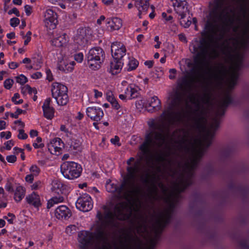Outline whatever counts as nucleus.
I'll return each mask as SVG.
<instances>
[{
    "label": "nucleus",
    "mask_w": 249,
    "mask_h": 249,
    "mask_svg": "<svg viewBox=\"0 0 249 249\" xmlns=\"http://www.w3.org/2000/svg\"><path fill=\"white\" fill-rule=\"evenodd\" d=\"M140 88L134 84H129L126 80H123L119 85L118 91L119 98L124 101L137 98L140 95Z\"/></svg>",
    "instance_id": "f257e3e1"
},
{
    "label": "nucleus",
    "mask_w": 249,
    "mask_h": 249,
    "mask_svg": "<svg viewBox=\"0 0 249 249\" xmlns=\"http://www.w3.org/2000/svg\"><path fill=\"white\" fill-rule=\"evenodd\" d=\"M51 92L52 97L58 106H65L68 103V88L65 85L58 82L53 83Z\"/></svg>",
    "instance_id": "f03ea898"
},
{
    "label": "nucleus",
    "mask_w": 249,
    "mask_h": 249,
    "mask_svg": "<svg viewBox=\"0 0 249 249\" xmlns=\"http://www.w3.org/2000/svg\"><path fill=\"white\" fill-rule=\"evenodd\" d=\"M104 52L100 47H94L90 49L87 55V59L89 68L92 70L99 69L103 62Z\"/></svg>",
    "instance_id": "7ed1b4c3"
},
{
    "label": "nucleus",
    "mask_w": 249,
    "mask_h": 249,
    "mask_svg": "<svg viewBox=\"0 0 249 249\" xmlns=\"http://www.w3.org/2000/svg\"><path fill=\"white\" fill-rule=\"evenodd\" d=\"M191 51L196 54L197 57L204 58L206 56H213V48L209 43L206 42L204 39L198 41L194 40L190 47Z\"/></svg>",
    "instance_id": "20e7f679"
},
{
    "label": "nucleus",
    "mask_w": 249,
    "mask_h": 249,
    "mask_svg": "<svg viewBox=\"0 0 249 249\" xmlns=\"http://www.w3.org/2000/svg\"><path fill=\"white\" fill-rule=\"evenodd\" d=\"M174 10L178 15L180 23L184 28L188 27L191 24L187 2L185 0L177 1L174 4Z\"/></svg>",
    "instance_id": "39448f33"
},
{
    "label": "nucleus",
    "mask_w": 249,
    "mask_h": 249,
    "mask_svg": "<svg viewBox=\"0 0 249 249\" xmlns=\"http://www.w3.org/2000/svg\"><path fill=\"white\" fill-rule=\"evenodd\" d=\"M82 171L81 166L73 161H67L61 166V172L66 178L73 179L78 178Z\"/></svg>",
    "instance_id": "423d86ee"
},
{
    "label": "nucleus",
    "mask_w": 249,
    "mask_h": 249,
    "mask_svg": "<svg viewBox=\"0 0 249 249\" xmlns=\"http://www.w3.org/2000/svg\"><path fill=\"white\" fill-rule=\"evenodd\" d=\"M151 136L152 138L148 136L146 141L141 146L140 148L143 155H146L148 154L149 148L152 145L156 144L160 146L165 141V137L162 134H155L154 138H153V134H152Z\"/></svg>",
    "instance_id": "0eeeda50"
},
{
    "label": "nucleus",
    "mask_w": 249,
    "mask_h": 249,
    "mask_svg": "<svg viewBox=\"0 0 249 249\" xmlns=\"http://www.w3.org/2000/svg\"><path fill=\"white\" fill-rule=\"evenodd\" d=\"M136 105L139 108L144 107L149 111L159 110L160 107V101L157 96H153L147 100L142 98L137 101Z\"/></svg>",
    "instance_id": "6e6552de"
},
{
    "label": "nucleus",
    "mask_w": 249,
    "mask_h": 249,
    "mask_svg": "<svg viewBox=\"0 0 249 249\" xmlns=\"http://www.w3.org/2000/svg\"><path fill=\"white\" fill-rule=\"evenodd\" d=\"M75 65L74 61L71 60L68 56L61 53L57 58V67L59 70L65 73L73 71Z\"/></svg>",
    "instance_id": "1a4fd4ad"
},
{
    "label": "nucleus",
    "mask_w": 249,
    "mask_h": 249,
    "mask_svg": "<svg viewBox=\"0 0 249 249\" xmlns=\"http://www.w3.org/2000/svg\"><path fill=\"white\" fill-rule=\"evenodd\" d=\"M75 205L77 209L82 212H88L93 207L91 198L87 194L81 195L77 199Z\"/></svg>",
    "instance_id": "9d476101"
},
{
    "label": "nucleus",
    "mask_w": 249,
    "mask_h": 249,
    "mask_svg": "<svg viewBox=\"0 0 249 249\" xmlns=\"http://www.w3.org/2000/svg\"><path fill=\"white\" fill-rule=\"evenodd\" d=\"M44 23L45 26L49 30L54 29L57 24L56 13L52 9H47L44 13Z\"/></svg>",
    "instance_id": "9b49d317"
},
{
    "label": "nucleus",
    "mask_w": 249,
    "mask_h": 249,
    "mask_svg": "<svg viewBox=\"0 0 249 249\" xmlns=\"http://www.w3.org/2000/svg\"><path fill=\"white\" fill-rule=\"evenodd\" d=\"M131 208L127 203L117 205L115 208V215L119 219L125 220L129 218Z\"/></svg>",
    "instance_id": "f8f14e48"
},
{
    "label": "nucleus",
    "mask_w": 249,
    "mask_h": 249,
    "mask_svg": "<svg viewBox=\"0 0 249 249\" xmlns=\"http://www.w3.org/2000/svg\"><path fill=\"white\" fill-rule=\"evenodd\" d=\"M102 231H100L99 233L93 235L89 231H83L79 233L78 240L81 244L86 245L93 240L94 237L96 239H99L102 236Z\"/></svg>",
    "instance_id": "ddd939ff"
},
{
    "label": "nucleus",
    "mask_w": 249,
    "mask_h": 249,
    "mask_svg": "<svg viewBox=\"0 0 249 249\" xmlns=\"http://www.w3.org/2000/svg\"><path fill=\"white\" fill-rule=\"evenodd\" d=\"M111 47V53L114 59L121 60L125 55L126 49L122 43L118 42H113Z\"/></svg>",
    "instance_id": "4468645a"
},
{
    "label": "nucleus",
    "mask_w": 249,
    "mask_h": 249,
    "mask_svg": "<svg viewBox=\"0 0 249 249\" xmlns=\"http://www.w3.org/2000/svg\"><path fill=\"white\" fill-rule=\"evenodd\" d=\"M64 143L61 139L55 138L52 140L48 144V149L53 155H58L61 153Z\"/></svg>",
    "instance_id": "2eb2a0df"
},
{
    "label": "nucleus",
    "mask_w": 249,
    "mask_h": 249,
    "mask_svg": "<svg viewBox=\"0 0 249 249\" xmlns=\"http://www.w3.org/2000/svg\"><path fill=\"white\" fill-rule=\"evenodd\" d=\"M51 103V99L47 98L42 106L43 116L48 120H52L54 117L55 109Z\"/></svg>",
    "instance_id": "dca6fc26"
},
{
    "label": "nucleus",
    "mask_w": 249,
    "mask_h": 249,
    "mask_svg": "<svg viewBox=\"0 0 249 249\" xmlns=\"http://www.w3.org/2000/svg\"><path fill=\"white\" fill-rule=\"evenodd\" d=\"M87 115L92 121H99L104 116L102 109L98 107H89L86 109Z\"/></svg>",
    "instance_id": "f3484780"
},
{
    "label": "nucleus",
    "mask_w": 249,
    "mask_h": 249,
    "mask_svg": "<svg viewBox=\"0 0 249 249\" xmlns=\"http://www.w3.org/2000/svg\"><path fill=\"white\" fill-rule=\"evenodd\" d=\"M69 41V37L66 34L53 37L50 40L53 47L56 48L63 47L67 45Z\"/></svg>",
    "instance_id": "a211bd4d"
},
{
    "label": "nucleus",
    "mask_w": 249,
    "mask_h": 249,
    "mask_svg": "<svg viewBox=\"0 0 249 249\" xmlns=\"http://www.w3.org/2000/svg\"><path fill=\"white\" fill-rule=\"evenodd\" d=\"M71 215L70 210L65 205H60L57 207L54 211L55 217L59 220L68 219Z\"/></svg>",
    "instance_id": "6ab92c4d"
},
{
    "label": "nucleus",
    "mask_w": 249,
    "mask_h": 249,
    "mask_svg": "<svg viewBox=\"0 0 249 249\" xmlns=\"http://www.w3.org/2000/svg\"><path fill=\"white\" fill-rule=\"evenodd\" d=\"M149 0H136V7L138 10V16L140 18L143 15L147 13V11L149 7Z\"/></svg>",
    "instance_id": "aec40b11"
},
{
    "label": "nucleus",
    "mask_w": 249,
    "mask_h": 249,
    "mask_svg": "<svg viewBox=\"0 0 249 249\" xmlns=\"http://www.w3.org/2000/svg\"><path fill=\"white\" fill-rule=\"evenodd\" d=\"M86 42V39L81 36H77L75 37L74 43L69 46V49L76 52L82 49Z\"/></svg>",
    "instance_id": "412c9836"
},
{
    "label": "nucleus",
    "mask_w": 249,
    "mask_h": 249,
    "mask_svg": "<svg viewBox=\"0 0 249 249\" xmlns=\"http://www.w3.org/2000/svg\"><path fill=\"white\" fill-rule=\"evenodd\" d=\"M123 66L122 60L114 59L111 61L108 71L112 75H116L120 73Z\"/></svg>",
    "instance_id": "4be33fe9"
},
{
    "label": "nucleus",
    "mask_w": 249,
    "mask_h": 249,
    "mask_svg": "<svg viewBox=\"0 0 249 249\" xmlns=\"http://www.w3.org/2000/svg\"><path fill=\"white\" fill-rule=\"evenodd\" d=\"M122 26V20L118 18H113L107 19V27L108 30L112 31L118 30Z\"/></svg>",
    "instance_id": "5701e85b"
},
{
    "label": "nucleus",
    "mask_w": 249,
    "mask_h": 249,
    "mask_svg": "<svg viewBox=\"0 0 249 249\" xmlns=\"http://www.w3.org/2000/svg\"><path fill=\"white\" fill-rule=\"evenodd\" d=\"M69 150L73 152L79 151L81 149V142L80 140L75 138L69 139L66 143Z\"/></svg>",
    "instance_id": "b1692460"
},
{
    "label": "nucleus",
    "mask_w": 249,
    "mask_h": 249,
    "mask_svg": "<svg viewBox=\"0 0 249 249\" xmlns=\"http://www.w3.org/2000/svg\"><path fill=\"white\" fill-rule=\"evenodd\" d=\"M26 199L29 204L36 207H38L41 205L40 197L35 192H33L30 195H28L26 197Z\"/></svg>",
    "instance_id": "393cba45"
},
{
    "label": "nucleus",
    "mask_w": 249,
    "mask_h": 249,
    "mask_svg": "<svg viewBox=\"0 0 249 249\" xmlns=\"http://www.w3.org/2000/svg\"><path fill=\"white\" fill-rule=\"evenodd\" d=\"M25 194V189L21 186L17 187L14 194V199L17 202L20 201L24 197Z\"/></svg>",
    "instance_id": "a878e982"
},
{
    "label": "nucleus",
    "mask_w": 249,
    "mask_h": 249,
    "mask_svg": "<svg viewBox=\"0 0 249 249\" xmlns=\"http://www.w3.org/2000/svg\"><path fill=\"white\" fill-rule=\"evenodd\" d=\"M31 59L33 67L32 70H38L41 68L43 65V61L41 57H32Z\"/></svg>",
    "instance_id": "bb28decb"
},
{
    "label": "nucleus",
    "mask_w": 249,
    "mask_h": 249,
    "mask_svg": "<svg viewBox=\"0 0 249 249\" xmlns=\"http://www.w3.org/2000/svg\"><path fill=\"white\" fill-rule=\"evenodd\" d=\"M64 201L63 197L61 196H56L53 197L49 199L47 203V208H50L54 205L61 203Z\"/></svg>",
    "instance_id": "cd10ccee"
},
{
    "label": "nucleus",
    "mask_w": 249,
    "mask_h": 249,
    "mask_svg": "<svg viewBox=\"0 0 249 249\" xmlns=\"http://www.w3.org/2000/svg\"><path fill=\"white\" fill-rule=\"evenodd\" d=\"M107 99L115 108H119V105L118 104L116 99L114 98L113 94L111 92H108L107 93Z\"/></svg>",
    "instance_id": "c85d7f7f"
},
{
    "label": "nucleus",
    "mask_w": 249,
    "mask_h": 249,
    "mask_svg": "<svg viewBox=\"0 0 249 249\" xmlns=\"http://www.w3.org/2000/svg\"><path fill=\"white\" fill-rule=\"evenodd\" d=\"M34 147L36 149L42 148L44 146V144L42 142V139L40 137H37L33 143Z\"/></svg>",
    "instance_id": "c756f323"
},
{
    "label": "nucleus",
    "mask_w": 249,
    "mask_h": 249,
    "mask_svg": "<svg viewBox=\"0 0 249 249\" xmlns=\"http://www.w3.org/2000/svg\"><path fill=\"white\" fill-rule=\"evenodd\" d=\"M139 63L137 60L130 58L128 63V70L132 71L135 69L138 66Z\"/></svg>",
    "instance_id": "7c9ffc66"
},
{
    "label": "nucleus",
    "mask_w": 249,
    "mask_h": 249,
    "mask_svg": "<svg viewBox=\"0 0 249 249\" xmlns=\"http://www.w3.org/2000/svg\"><path fill=\"white\" fill-rule=\"evenodd\" d=\"M29 171L30 173V174L36 177L39 175L40 170L39 168L36 165H32L29 168Z\"/></svg>",
    "instance_id": "2f4dec72"
},
{
    "label": "nucleus",
    "mask_w": 249,
    "mask_h": 249,
    "mask_svg": "<svg viewBox=\"0 0 249 249\" xmlns=\"http://www.w3.org/2000/svg\"><path fill=\"white\" fill-rule=\"evenodd\" d=\"M22 63L25 65V68L28 71L32 70V61L31 59L28 57L24 58L21 62Z\"/></svg>",
    "instance_id": "473e14b6"
},
{
    "label": "nucleus",
    "mask_w": 249,
    "mask_h": 249,
    "mask_svg": "<svg viewBox=\"0 0 249 249\" xmlns=\"http://www.w3.org/2000/svg\"><path fill=\"white\" fill-rule=\"evenodd\" d=\"M21 92L24 94L26 93L32 94L36 92V91L32 89L28 85H26L21 88Z\"/></svg>",
    "instance_id": "72a5a7b5"
},
{
    "label": "nucleus",
    "mask_w": 249,
    "mask_h": 249,
    "mask_svg": "<svg viewBox=\"0 0 249 249\" xmlns=\"http://www.w3.org/2000/svg\"><path fill=\"white\" fill-rule=\"evenodd\" d=\"M27 81V78L23 74H20L16 77V82L20 85H24Z\"/></svg>",
    "instance_id": "f704fd0d"
},
{
    "label": "nucleus",
    "mask_w": 249,
    "mask_h": 249,
    "mask_svg": "<svg viewBox=\"0 0 249 249\" xmlns=\"http://www.w3.org/2000/svg\"><path fill=\"white\" fill-rule=\"evenodd\" d=\"M12 102L16 105L20 104L23 103V100L20 98V95L18 93H15L12 98Z\"/></svg>",
    "instance_id": "c9c22d12"
},
{
    "label": "nucleus",
    "mask_w": 249,
    "mask_h": 249,
    "mask_svg": "<svg viewBox=\"0 0 249 249\" xmlns=\"http://www.w3.org/2000/svg\"><path fill=\"white\" fill-rule=\"evenodd\" d=\"M77 0H63V2L59 3V5L62 9H66V7L73 2L77 1Z\"/></svg>",
    "instance_id": "e433bc0d"
},
{
    "label": "nucleus",
    "mask_w": 249,
    "mask_h": 249,
    "mask_svg": "<svg viewBox=\"0 0 249 249\" xmlns=\"http://www.w3.org/2000/svg\"><path fill=\"white\" fill-rule=\"evenodd\" d=\"M73 57L75 61L79 63H81L84 59V54L82 53H76L74 55Z\"/></svg>",
    "instance_id": "4c0bfd02"
},
{
    "label": "nucleus",
    "mask_w": 249,
    "mask_h": 249,
    "mask_svg": "<svg viewBox=\"0 0 249 249\" xmlns=\"http://www.w3.org/2000/svg\"><path fill=\"white\" fill-rule=\"evenodd\" d=\"M52 189L55 191L60 189L62 187L61 183L58 180H54L52 182Z\"/></svg>",
    "instance_id": "58836bf2"
},
{
    "label": "nucleus",
    "mask_w": 249,
    "mask_h": 249,
    "mask_svg": "<svg viewBox=\"0 0 249 249\" xmlns=\"http://www.w3.org/2000/svg\"><path fill=\"white\" fill-rule=\"evenodd\" d=\"M3 218L7 220V222L12 224L14 223V221L15 220L16 217L14 214L12 213H8L7 216H4Z\"/></svg>",
    "instance_id": "ea45409f"
},
{
    "label": "nucleus",
    "mask_w": 249,
    "mask_h": 249,
    "mask_svg": "<svg viewBox=\"0 0 249 249\" xmlns=\"http://www.w3.org/2000/svg\"><path fill=\"white\" fill-rule=\"evenodd\" d=\"M14 84L13 80L11 79H7L4 82V87L7 89H10Z\"/></svg>",
    "instance_id": "a19ab883"
},
{
    "label": "nucleus",
    "mask_w": 249,
    "mask_h": 249,
    "mask_svg": "<svg viewBox=\"0 0 249 249\" xmlns=\"http://www.w3.org/2000/svg\"><path fill=\"white\" fill-rule=\"evenodd\" d=\"M31 35L32 33L30 31H28L26 34L25 35V36H23V39L24 40V45H27L28 44L29 42L31 40Z\"/></svg>",
    "instance_id": "79ce46f5"
},
{
    "label": "nucleus",
    "mask_w": 249,
    "mask_h": 249,
    "mask_svg": "<svg viewBox=\"0 0 249 249\" xmlns=\"http://www.w3.org/2000/svg\"><path fill=\"white\" fill-rule=\"evenodd\" d=\"M18 139L21 140H25L27 138L28 135L24 132L23 129H20L18 130Z\"/></svg>",
    "instance_id": "37998d69"
},
{
    "label": "nucleus",
    "mask_w": 249,
    "mask_h": 249,
    "mask_svg": "<svg viewBox=\"0 0 249 249\" xmlns=\"http://www.w3.org/2000/svg\"><path fill=\"white\" fill-rule=\"evenodd\" d=\"M10 25L13 27H17L20 23L19 19L17 18H13L10 19Z\"/></svg>",
    "instance_id": "c03bdc74"
},
{
    "label": "nucleus",
    "mask_w": 249,
    "mask_h": 249,
    "mask_svg": "<svg viewBox=\"0 0 249 249\" xmlns=\"http://www.w3.org/2000/svg\"><path fill=\"white\" fill-rule=\"evenodd\" d=\"M12 134L10 131H3L0 133V137L1 138H4L6 140L10 139L11 137Z\"/></svg>",
    "instance_id": "a18cd8bd"
},
{
    "label": "nucleus",
    "mask_w": 249,
    "mask_h": 249,
    "mask_svg": "<svg viewBox=\"0 0 249 249\" xmlns=\"http://www.w3.org/2000/svg\"><path fill=\"white\" fill-rule=\"evenodd\" d=\"M128 175L130 177L134 176L136 172V168L135 166L129 167L127 168Z\"/></svg>",
    "instance_id": "49530a36"
},
{
    "label": "nucleus",
    "mask_w": 249,
    "mask_h": 249,
    "mask_svg": "<svg viewBox=\"0 0 249 249\" xmlns=\"http://www.w3.org/2000/svg\"><path fill=\"white\" fill-rule=\"evenodd\" d=\"M76 231V226L74 225L68 226L66 229V232L68 234H71Z\"/></svg>",
    "instance_id": "de8ad7c7"
},
{
    "label": "nucleus",
    "mask_w": 249,
    "mask_h": 249,
    "mask_svg": "<svg viewBox=\"0 0 249 249\" xmlns=\"http://www.w3.org/2000/svg\"><path fill=\"white\" fill-rule=\"evenodd\" d=\"M106 187L108 192H113L116 189V187L111 184L110 181L107 182Z\"/></svg>",
    "instance_id": "09e8293b"
},
{
    "label": "nucleus",
    "mask_w": 249,
    "mask_h": 249,
    "mask_svg": "<svg viewBox=\"0 0 249 249\" xmlns=\"http://www.w3.org/2000/svg\"><path fill=\"white\" fill-rule=\"evenodd\" d=\"M4 145V148L7 150H9L14 145V142L12 140L8 141L6 142H5Z\"/></svg>",
    "instance_id": "8fccbe9b"
},
{
    "label": "nucleus",
    "mask_w": 249,
    "mask_h": 249,
    "mask_svg": "<svg viewBox=\"0 0 249 249\" xmlns=\"http://www.w3.org/2000/svg\"><path fill=\"white\" fill-rule=\"evenodd\" d=\"M119 141H120V139L117 136H115L114 138H112L110 140V142L113 144H114L115 145H117V146H120L121 144Z\"/></svg>",
    "instance_id": "3c124183"
},
{
    "label": "nucleus",
    "mask_w": 249,
    "mask_h": 249,
    "mask_svg": "<svg viewBox=\"0 0 249 249\" xmlns=\"http://www.w3.org/2000/svg\"><path fill=\"white\" fill-rule=\"evenodd\" d=\"M42 77V74L41 72L37 71L31 75V77L34 79H38Z\"/></svg>",
    "instance_id": "603ef678"
},
{
    "label": "nucleus",
    "mask_w": 249,
    "mask_h": 249,
    "mask_svg": "<svg viewBox=\"0 0 249 249\" xmlns=\"http://www.w3.org/2000/svg\"><path fill=\"white\" fill-rule=\"evenodd\" d=\"M8 15H10L14 14H15L17 17H19L20 16L19 12L18 11V9L17 8H15V7H14V8H12V9L10 10L8 12Z\"/></svg>",
    "instance_id": "864d4df0"
},
{
    "label": "nucleus",
    "mask_w": 249,
    "mask_h": 249,
    "mask_svg": "<svg viewBox=\"0 0 249 249\" xmlns=\"http://www.w3.org/2000/svg\"><path fill=\"white\" fill-rule=\"evenodd\" d=\"M46 78L49 81H51L53 80V74L49 69H46Z\"/></svg>",
    "instance_id": "5fc2aeb1"
},
{
    "label": "nucleus",
    "mask_w": 249,
    "mask_h": 249,
    "mask_svg": "<svg viewBox=\"0 0 249 249\" xmlns=\"http://www.w3.org/2000/svg\"><path fill=\"white\" fill-rule=\"evenodd\" d=\"M6 160L8 162L14 163L17 160V157L15 155H9L6 157Z\"/></svg>",
    "instance_id": "6e6d98bb"
},
{
    "label": "nucleus",
    "mask_w": 249,
    "mask_h": 249,
    "mask_svg": "<svg viewBox=\"0 0 249 249\" xmlns=\"http://www.w3.org/2000/svg\"><path fill=\"white\" fill-rule=\"evenodd\" d=\"M35 177V176L29 174L26 175L25 178V180L27 182L31 183L33 182Z\"/></svg>",
    "instance_id": "4d7b16f0"
},
{
    "label": "nucleus",
    "mask_w": 249,
    "mask_h": 249,
    "mask_svg": "<svg viewBox=\"0 0 249 249\" xmlns=\"http://www.w3.org/2000/svg\"><path fill=\"white\" fill-rule=\"evenodd\" d=\"M41 185L40 181H36L31 186V188L32 190H37L38 189Z\"/></svg>",
    "instance_id": "13d9d810"
},
{
    "label": "nucleus",
    "mask_w": 249,
    "mask_h": 249,
    "mask_svg": "<svg viewBox=\"0 0 249 249\" xmlns=\"http://www.w3.org/2000/svg\"><path fill=\"white\" fill-rule=\"evenodd\" d=\"M18 66L19 64L16 62H11L8 64L9 68L11 69H15L18 68Z\"/></svg>",
    "instance_id": "bf43d9fd"
},
{
    "label": "nucleus",
    "mask_w": 249,
    "mask_h": 249,
    "mask_svg": "<svg viewBox=\"0 0 249 249\" xmlns=\"http://www.w3.org/2000/svg\"><path fill=\"white\" fill-rule=\"evenodd\" d=\"M162 17L166 21H170L173 19V17L171 15L167 16V14L164 12L162 13Z\"/></svg>",
    "instance_id": "052dcab7"
},
{
    "label": "nucleus",
    "mask_w": 249,
    "mask_h": 249,
    "mask_svg": "<svg viewBox=\"0 0 249 249\" xmlns=\"http://www.w3.org/2000/svg\"><path fill=\"white\" fill-rule=\"evenodd\" d=\"M5 189L9 192H12L13 188L12 184L10 182H7L5 186Z\"/></svg>",
    "instance_id": "680f3d73"
},
{
    "label": "nucleus",
    "mask_w": 249,
    "mask_h": 249,
    "mask_svg": "<svg viewBox=\"0 0 249 249\" xmlns=\"http://www.w3.org/2000/svg\"><path fill=\"white\" fill-rule=\"evenodd\" d=\"M94 96L96 98H99L102 96L103 93L101 91H98L97 89L93 90Z\"/></svg>",
    "instance_id": "e2e57ef3"
},
{
    "label": "nucleus",
    "mask_w": 249,
    "mask_h": 249,
    "mask_svg": "<svg viewBox=\"0 0 249 249\" xmlns=\"http://www.w3.org/2000/svg\"><path fill=\"white\" fill-rule=\"evenodd\" d=\"M24 9L25 13L27 16H29L32 12V8L30 6L28 5H26L24 6Z\"/></svg>",
    "instance_id": "0e129e2a"
},
{
    "label": "nucleus",
    "mask_w": 249,
    "mask_h": 249,
    "mask_svg": "<svg viewBox=\"0 0 249 249\" xmlns=\"http://www.w3.org/2000/svg\"><path fill=\"white\" fill-rule=\"evenodd\" d=\"M38 135V132L36 130L32 129L30 130V136L33 138L35 137H37Z\"/></svg>",
    "instance_id": "69168bd1"
},
{
    "label": "nucleus",
    "mask_w": 249,
    "mask_h": 249,
    "mask_svg": "<svg viewBox=\"0 0 249 249\" xmlns=\"http://www.w3.org/2000/svg\"><path fill=\"white\" fill-rule=\"evenodd\" d=\"M144 64L148 68H151L153 66V61L152 60H147L144 62Z\"/></svg>",
    "instance_id": "338daca9"
},
{
    "label": "nucleus",
    "mask_w": 249,
    "mask_h": 249,
    "mask_svg": "<svg viewBox=\"0 0 249 249\" xmlns=\"http://www.w3.org/2000/svg\"><path fill=\"white\" fill-rule=\"evenodd\" d=\"M170 72V75L169 78L170 79H173L175 77V74L176 73V70L174 69H170L169 71Z\"/></svg>",
    "instance_id": "774afa93"
}]
</instances>
